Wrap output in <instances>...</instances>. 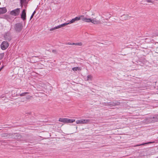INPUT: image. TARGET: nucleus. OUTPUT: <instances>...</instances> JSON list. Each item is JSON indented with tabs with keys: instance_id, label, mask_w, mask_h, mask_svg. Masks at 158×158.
I'll list each match as a JSON object with an SVG mask.
<instances>
[{
	"instance_id": "16",
	"label": "nucleus",
	"mask_w": 158,
	"mask_h": 158,
	"mask_svg": "<svg viewBox=\"0 0 158 158\" xmlns=\"http://www.w3.org/2000/svg\"><path fill=\"white\" fill-rule=\"evenodd\" d=\"M87 79L86 80L87 81H89V80L91 81L92 80V77L91 75H89L87 76Z\"/></svg>"
},
{
	"instance_id": "26",
	"label": "nucleus",
	"mask_w": 158,
	"mask_h": 158,
	"mask_svg": "<svg viewBox=\"0 0 158 158\" xmlns=\"http://www.w3.org/2000/svg\"><path fill=\"white\" fill-rule=\"evenodd\" d=\"M76 43H72V45H76Z\"/></svg>"
},
{
	"instance_id": "12",
	"label": "nucleus",
	"mask_w": 158,
	"mask_h": 158,
	"mask_svg": "<svg viewBox=\"0 0 158 158\" xmlns=\"http://www.w3.org/2000/svg\"><path fill=\"white\" fill-rule=\"evenodd\" d=\"M59 121L60 122L67 123V118H60Z\"/></svg>"
},
{
	"instance_id": "21",
	"label": "nucleus",
	"mask_w": 158,
	"mask_h": 158,
	"mask_svg": "<svg viewBox=\"0 0 158 158\" xmlns=\"http://www.w3.org/2000/svg\"><path fill=\"white\" fill-rule=\"evenodd\" d=\"M146 2H147L152 3H153V2L151 0H146Z\"/></svg>"
},
{
	"instance_id": "18",
	"label": "nucleus",
	"mask_w": 158,
	"mask_h": 158,
	"mask_svg": "<svg viewBox=\"0 0 158 158\" xmlns=\"http://www.w3.org/2000/svg\"><path fill=\"white\" fill-rule=\"evenodd\" d=\"M153 142H150L148 143H142V144H140L137 145L135 146H135H141V145H144L145 144H147V143H152Z\"/></svg>"
},
{
	"instance_id": "11",
	"label": "nucleus",
	"mask_w": 158,
	"mask_h": 158,
	"mask_svg": "<svg viewBox=\"0 0 158 158\" xmlns=\"http://www.w3.org/2000/svg\"><path fill=\"white\" fill-rule=\"evenodd\" d=\"M7 10L6 7L0 8V14H3L6 13Z\"/></svg>"
},
{
	"instance_id": "15",
	"label": "nucleus",
	"mask_w": 158,
	"mask_h": 158,
	"mask_svg": "<svg viewBox=\"0 0 158 158\" xmlns=\"http://www.w3.org/2000/svg\"><path fill=\"white\" fill-rule=\"evenodd\" d=\"M9 135H10L9 134L6 133H4L1 134V136L2 137H6Z\"/></svg>"
},
{
	"instance_id": "23",
	"label": "nucleus",
	"mask_w": 158,
	"mask_h": 158,
	"mask_svg": "<svg viewBox=\"0 0 158 158\" xmlns=\"http://www.w3.org/2000/svg\"><path fill=\"white\" fill-rule=\"evenodd\" d=\"M21 2L22 3H23L25 2V0H20Z\"/></svg>"
},
{
	"instance_id": "3",
	"label": "nucleus",
	"mask_w": 158,
	"mask_h": 158,
	"mask_svg": "<svg viewBox=\"0 0 158 158\" xmlns=\"http://www.w3.org/2000/svg\"><path fill=\"white\" fill-rule=\"evenodd\" d=\"M23 27V25L22 24L20 23H17L15 24V28L16 31L19 32L22 30Z\"/></svg>"
},
{
	"instance_id": "32",
	"label": "nucleus",
	"mask_w": 158,
	"mask_h": 158,
	"mask_svg": "<svg viewBox=\"0 0 158 158\" xmlns=\"http://www.w3.org/2000/svg\"><path fill=\"white\" fill-rule=\"evenodd\" d=\"M1 141H0V142H1Z\"/></svg>"
},
{
	"instance_id": "29",
	"label": "nucleus",
	"mask_w": 158,
	"mask_h": 158,
	"mask_svg": "<svg viewBox=\"0 0 158 158\" xmlns=\"http://www.w3.org/2000/svg\"><path fill=\"white\" fill-rule=\"evenodd\" d=\"M2 68H0V71H1V69H2Z\"/></svg>"
},
{
	"instance_id": "6",
	"label": "nucleus",
	"mask_w": 158,
	"mask_h": 158,
	"mask_svg": "<svg viewBox=\"0 0 158 158\" xmlns=\"http://www.w3.org/2000/svg\"><path fill=\"white\" fill-rule=\"evenodd\" d=\"M9 45V44L7 42L4 41L2 42L1 44V48L2 50H4L7 48Z\"/></svg>"
},
{
	"instance_id": "31",
	"label": "nucleus",
	"mask_w": 158,
	"mask_h": 158,
	"mask_svg": "<svg viewBox=\"0 0 158 158\" xmlns=\"http://www.w3.org/2000/svg\"><path fill=\"white\" fill-rule=\"evenodd\" d=\"M1 4V2H0V5Z\"/></svg>"
},
{
	"instance_id": "5",
	"label": "nucleus",
	"mask_w": 158,
	"mask_h": 158,
	"mask_svg": "<svg viewBox=\"0 0 158 158\" xmlns=\"http://www.w3.org/2000/svg\"><path fill=\"white\" fill-rule=\"evenodd\" d=\"M120 104V103L117 101H114L111 102H108L107 105L110 106H114L118 105Z\"/></svg>"
},
{
	"instance_id": "2",
	"label": "nucleus",
	"mask_w": 158,
	"mask_h": 158,
	"mask_svg": "<svg viewBox=\"0 0 158 158\" xmlns=\"http://www.w3.org/2000/svg\"><path fill=\"white\" fill-rule=\"evenodd\" d=\"M90 120L87 119H82L80 120H77L76 121V123L77 124H87L89 123Z\"/></svg>"
},
{
	"instance_id": "19",
	"label": "nucleus",
	"mask_w": 158,
	"mask_h": 158,
	"mask_svg": "<svg viewBox=\"0 0 158 158\" xmlns=\"http://www.w3.org/2000/svg\"><path fill=\"white\" fill-rule=\"evenodd\" d=\"M35 13V11H34L31 16L30 19V20L31 19H32V18L33 17Z\"/></svg>"
},
{
	"instance_id": "7",
	"label": "nucleus",
	"mask_w": 158,
	"mask_h": 158,
	"mask_svg": "<svg viewBox=\"0 0 158 158\" xmlns=\"http://www.w3.org/2000/svg\"><path fill=\"white\" fill-rule=\"evenodd\" d=\"M149 120L152 122H155L158 121V115H155L149 118Z\"/></svg>"
},
{
	"instance_id": "8",
	"label": "nucleus",
	"mask_w": 158,
	"mask_h": 158,
	"mask_svg": "<svg viewBox=\"0 0 158 158\" xmlns=\"http://www.w3.org/2000/svg\"><path fill=\"white\" fill-rule=\"evenodd\" d=\"M12 135V138L15 139H19L21 138V135L18 133H14Z\"/></svg>"
},
{
	"instance_id": "13",
	"label": "nucleus",
	"mask_w": 158,
	"mask_h": 158,
	"mask_svg": "<svg viewBox=\"0 0 158 158\" xmlns=\"http://www.w3.org/2000/svg\"><path fill=\"white\" fill-rule=\"evenodd\" d=\"M72 70L74 71H77V70H78V71H81V69L80 67H75L73 68H72Z\"/></svg>"
},
{
	"instance_id": "27",
	"label": "nucleus",
	"mask_w": 158,
	"mask_h": 158,
	"mask_svg": "<svg viewBox=\"0 0 158 158\" xmlns=\"http://www.w3.org/2000/svg\"><path fill=\"white\" fill-rule=\"evenodd\" d=\"M9 41H10L11 40V38H10L9 39H7Z\"/></svg>"
},
{
	"instance_id": "24",
	"label": "nucleus",
	"mask_w": 158,
	"mask_h": 158,
	"mask_svg": "<svg viewBox=\"0 0 158 158\" xmlns=\"http://www.w3.org/2000/svg\"><path fill=\"white\" fill-rule=\"evenodd\" d=\"M67 44L69 45H72V43H68L66 44Z\"/></svg>"
},
{
	"instance_id": "14",
	"label": "nucleus",
	"mask_w": 158,
	"mask_h": 158,
	"mask_svg": "<svg viewBox=\"0 0 158 158\" xmlns=\"http://www.w3.org/2000/svg\"><path fill=\"white\" fill-rule=\"evenodd\" d=\"M75 120L73 119H70L67 118V123H72L75 121Z\"/></svg>"
},
{
	"instance_id": "10",
	"label": "nucleus",
	"mask_w": 158,
	"mask_h": 158,
	"mask_svg": "<svg viewBox=\"0 0 158 158\" xmlns=\"http://www.w3.org/2000/svg\"><path fill=\"white\" fill-rule=\"evenodd\" d=\"M130 17L127 15H124L121 16V19L122 20H127L130 19Z\"/></svg>"
},
{
	"instance_id": "20",
	"label": "nucleus",
	"mask_w": 158,
	"mask_h": 158,
	"mask_svg": "<svg viewBox=\"0 0 158 158\" xmlns=\"http://www.w3.org/2000/svg\"><path fill=\"white\" fill-rule=\"evenodd\" d=\"M76 44L77 45L81 46L82 45V43L81 42L77 43Z\"/></svg>"
},
{
	"instance_id": "22",
	"label": "nucleus",
	"mask_w": 158,
	"mask_h": 158,
	"mask_svg": "<svg viewBox=\"0 0 158 158\" xmlns=\"http://www.w3.org/2000/svg\"><path fill=\"white\" fill-rule=\"evenodd\" d=\"M32 98V96H31L28 95L27 97V99H31Z\"/></svg>"
},
{
	"instance_id": "9",
	"label": "nucleus",
	"mask_w": 158,
	"mask_h": 158,
	"mask_svg": "<svg viewBox=\"0 0 158 158\" xmlns=\"http://www.w3.org/2000/svg\"><path fill=\"white\" fill-rule=\"evenodd\" d=\"M26 13L25 10L24 9L23 10L22 14L21 15V18L23 19V20H24L26 19Z\"/></svg>"
},
{
	"instance_id": "1",
	"label": "nucleus",
	"mask_w": 158,
	"mask_h": 158,
	"mask_svg": "<svg viewBox=\"0 0 158 158\" xmlns=\"http://www.w3.org/2000/svg\"><path fill=\"white\" fill-rule=\"evenodd\" d=\"M80 20H81L82 21L86 23H91L95 24H99L102 23L101 21L97 20L96 18H93V17L89 18V16L87 15H81L72 19L68 23H64L54 28H51L50 29V31H52L63 27L68 24L73 23L76 21Z\"/></svg>"
},
{
	"instance_id": "25",
	"label": "nucleus",
	"mask_w": 158,
	"mask_h": 158,
	"mask_svg": "<svg viewBox=\"0 0 158 158\" xmlns=\"http://www.w3.org/2000/svg\"><path fill=\"white\" fill-rule=\"evenodd\" d=\"M52 52L53 53H56V50H52Z\"/></svg>"
},
{
	"instance_id": "28",
	"label": "nucleus",
	"mask_w": 158,
	"mask_h": 158,
	"mask_svg": "<svg viewBox=\"0 0 158 158\" xmlns=\"http://www.w3.org/2000/svg\"><path fill=\"white\" fill-rule=\"evenodd\" d=\"M92 15H94V14H92Z\"/></svg>"
},
{
	"instance_id": "4",
	"label": "nucleus",
	"mask_w": 158,
	"mask_h": 158,
	"mask_svg": "<svg viewBox=\"0 0 158 158\" xmlns=\"http://www.w3.org/2000/svg\"><path fill=\"white\" fill-rule=\"evenodd\" d=\"M20 11V8H17L10 11V14L13 16H17L19 15Z\"/></svg>"
},
{
	"instance_id": "17",
	"label": "nucleus",
	"mask_w": 158,
	"mask_h": 158,
	"mask_svg": "<svg viewBox=\"0 0 158 158\" xmlns=\"http://www.w3.org/2000/svg\"><path fill=\"white\" fill-rule=\"evenodd\" d=\"M29 94V92H24V93H22L21 94H20L19 95L20 96H26V94Z\"/></svg>"
},
{
	"instance_id": "30",
	"label": "nucleus",
	"mask_w": 158,
	"mask_h": 158,
	"mask_svg": "<svg viewBox=\"0 0 158 158\" xmlns=\"http://www.w3.org/2000/svg\"><path fill=\"white\" fill-rule=\"evenodd\" d=\"M5 39H7V38H6V36H5Z\"/></svg>"
}]
</instances>
